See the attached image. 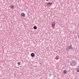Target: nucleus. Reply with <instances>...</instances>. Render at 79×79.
I'll list each match as a JSON object with an SVG mask.
<instances>
[{
	"label": "nucleus",
	"instance_id": "1",
	"mask_svg": "<svg viewBox=\"0 0 79 79\" xmlns=\"http://www.w3.org/2000/svg\"><path fill=\"white\" fill-rule=\"evenodd\" d=\"M70 64L72 66H75L76 64V62L74 60L70 62Z\"/></svg>",
	"mask_w": 79,
	"mask_h": 79
},
{
	"label": "nucleus",
	"instance_id": "2",
	"mask_svg": "<svg viewBox=\"0 0 79 79\" xmlns=\"http://www.w3.org/2000/svg\"><path fill=\"white\" fill-rule=\"evenodd\" d=\"M73 46H72V45L70 44V46H69L68 48H67L66 49H67V50H70V49L72 50V49H73Z\"/></svg>",
	"mask_w": 79,
	"mask_h": 79
},
{
	"label": "nucleus",
	"instance_id": "3",
	"mask_svg": "<svg viewBox=\"0 0 79 79\" xmlns=\"http://www.w3.org/2000/svg\"><path fill=\"white\" fill-rule=\"evenodd\" d=\"M21 15L23 17H25V16H26V15L24 13H23L21 14Z\"/></svg>",
	"mask_w": 79,
	"mask_h": 79
},
{
	"label": "nucleus",
	"instance_id": "4",
	"mask_svg": "<svg viewBox=\"0 0 79 79\" xmlns=\"http://www.w3.org/2000/svg\"><path fill=\"white\" fill-rule=\"evenodd\" d=\"M55 26V22H53L52 25V27H54Z\"/></svg>",
	"mask_w": 79,
	"mask_h": 79
},
{
	"label": "nucleus",
	"instance_id": "5",
	"mask_svg": "<svg viewBox=\"0 0 79 79\" xmlns=\"http://www.w3.org/2000/svg\"><path fill=\"white\" fill-rule=\"evenodd\" d=\"M31 56H32V57H34L35 56V54H34V53H32L31 54Z\"/></svg>",
	"mask_w": 79,
	"mask_h": 79
},
{
	"label": "nucleus",
	"instance_id": "6",
	"mask_svg": "<svg viewBox=\"0 0 79 79\" xmlns=\"http://www.w3.org/2000/svg\"><path fill=\"white\" fill-rule=\"evenodd\" d=\"M10 8H11V9H14V8H15V7H14V6L11 5L10 6Z\"/></svg>",
	"mask_w": 79,
	"mask_h": 79
},
{
	"label": "nucleus",
	"instance_id": "7",
	"mask_svg": "<svg viewBox=\"0 0 79 79\" xmlns=\"http://www.w3.org/2000/svg\"><path fill=\"white\" fill-rule=\"evenodd\" d=\"M47 5H52V3L48 2V3H47Z\"/></svg>",
	"mask_w": 79,
	"mask_h": 79
},
{
	"label": "nucleus",
	"instance_id": "8",
	"mask_svg": "<svg viewBox=\"0 0 79 79\" xmlns=\"http://www.w3.org/2000/svg\"><path fill=\"white\" fill-rule=\"evenodd\" d=\"M63 73L64 74H67V71H66V70H64Z\"/></svg>",
	"mask_w": 79,
	"mask_h": 79
},
{
	"label": "nucleus",
	"instance_id": "9",
	"mask_svg": "<svg viewBox=\"0 0 79 79\" xmlns=\"http://www.w3.org/2000/svg\"><path fill=\"white\" fill-rule=\"evenodd\" d=\"M17 64L18 65H20V64H21V62H18Z\"/></svg>",
	"mask_w": 79,
	"mask_h": 79
},
{
	"label": "nucleus",
	"instance_id": "10",
	"mask_svg": "<svg viewBox=\"0 0 79 79\" xmlns=\"http://www.w3.org/2000/svg\"><path fill=\"white\" fill-rule=\"evenodd\" d=\"M33 28H34V29L35 30L37 29V27L35 26Z\"/></svg>",
	"mask_w": 79,
	"mask_h": 79
},
{
	"label": "nucleus",
	"instance_id": "11",
	"mask_svg": "<svg viewBox=\"0 0 79 79\" xmlns=\"http://www.w3.org/2000/svg\"><path fill=\"white\" fill-rule=\"evenodd\" d=\"M77 72H78V73H79V69L78 68L77 69Z\"/></svg>",
	"mask_w": 79,
	"mask_h": 79
},
{
	"label": "nucleus",
	"instance_id": "12",
	"mask_svg": "<svg viewBox=\"0 0 79 79\" xmlns=\"http://www.w3.org/2000/svg\"><path fill=\"white\" fill-rule=\"evenodd\" d=\"M49 77H50V76H52V74H49Z\"/></svg>",
	"mask_w": 79,
	"mask_h": 79
},
{
	"label": "nucleus",
	"instance_id": "13",
	"mask_svg": "<svg viewBox=\"0 0 79 79\" xmlns=\"http://www.w3.org/2000/svg\"><path fill=\"white\" fill-rule=\"evenodd\" d=\"M47 1H48V0H46Z\"/></svg>",
	"mask_w": 79,
	"mask_h": 79
}]
</instances>
